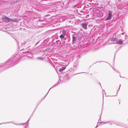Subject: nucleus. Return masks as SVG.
I'll use <instances>...</instances> for the list:
<instances>
[{"label":"nucleus","instance_id":"1","mask_svg":"<svg viewBox=\"0 0 128 128\" xmlns=\"http://www.w3.org/2000/svg\"><path fill=\"white\" fill-rule=\"evenodd\" d=\"M112 12L111 10L108 11V17L105 19L106 21H107L111 19L112 17Z\"/></svg>","mask_w":128,"mask_h":128},{"label":"nucleus","instance_id":"2","mask_svg":"<svg viewBox=\"0 0 128 128\" xmlns=\"http://www.w3.org/2000/svg\"><path fill=\"white\" fill-rule=\"evenodd\" d=\"M123 42V41L121 39H119L118 40L117 39L116 42H114L113 43L118 44H122Z\"/></svg>","mask_w":128,"mask_h":128},{"label":"nucleus","instance_id":"3","mask_svg":"<svg viewBox=\"0 0 128 128\" xmlns=\"http://www.w3.org/2000/svg\"><path fill=\"white\" fill-rule=\"evenodd\" d=\"M2 19L3 21L4 22H7L8 20V18L6 16H4L3 17V18H2Z\"/></svg>","mask_w":128,"mask_h":128},{"label":"nucleus","instance_id":"4","mask_svg":"<svg viewBox=\"0 0 128 128\" xmlns=\"http://www.w3.org/2000/svg\"><path fill=\"white\" fill-rule=\"evenodd\" d=\"M82 27L85 29H86L87 28V24L85 23L82 24Z\"/></svg>","mask_w":128,"mask_h":128},{"label":"nucleus","instance_id":"5","mask_svg":"<svg viewBox=\"0 0 128 128\" xmlns=\"http://www.w3.org/2000/svg\"><path fill=\"white\" fill-rule=\"evenodd\" d=\"M66 68V66L62 67L60 68H59L58 71L60 72H61L63 70H64Z\"/></svg>","mask_w":128,"mask_h":128},{"label":"nucleus","instance_id":"6","mask_svg":"<svg viewBox=\"0 0 128 128\" xmlns=\"http://www.w3.org/2000/svg\"><path fill=\"white\" fill-rule=\"evenodd\" d=\"M64 32L63 30L62 31V33H63V34H62L60 36V38H64V37L65 34L64 33Z\"/></svg>","mask_w":128,"mask_h":128},{"label":"nucleus","instance_id":"7","mask_svg":"<svg viewBox=\"0 0 128 128\" xmlns=\"http://www.w3.org/2000/svg\"><path fill=\"white\" fill-rule=\"evenodd\" d=\"M117 38H110V40L114 42H116L117 40Z\"/></svg>","mask_w":128,"mask_h":128},{"label":"nucleus","instance_id":"8","mask_svg":"<svg viewBox=\"0 0 128 128\" xmlns=\"http://www.w3.org/2000/svg\"><path fill=\"white\" fill-rule=\"evenodd\" d=\"M36 59L38 60H42L44 59V58L40 56L36 58Z\"/></svg>","mask_w":128,"mask_h":128},{"label":"nucleus","instance_id":"9","mask_svg":"<svg viewBox=\"0 0 128 128\" xmlns=\"http://www.w3.org/2000/svg\"><path fill=\"white\" fill-rule=\"evenodd\" d=\"M69 78V75L68 74H66L64 77V79L65 80H67Z\"/></svg>","mask_w":128,"mask_h":128},{"label":"nucleus","instance_id":"10","mask_svg":"<svg viewBox=\"0 0 128 128\" xmlns=\"http://www.w3.org/2000/svg\"><path fill=\"white\" fill-rule=\"evenodd\" d=\"M56 85H57V84H55L54 86H53L51 88H50V90H49L48 91V93H47V94H46V95L44 96V98H43V100L44 99V98L46 97V96L47 95V94H48V92H49V90H50V89H51L54 86H55Z\"/></svg>","mask_w":128,"mask_h":128},{"label":"nucleus","instance_id":"11","mask_svg":"<svg viewBox=\"0 0 128 128\" xmlns=\"http://www.w3.org/2000/svg\"><path fill=\"white\" fill-rule=\"evenodd\" d=\"M72 42H74L76 40V37L74 36H73L72 37Z\"/></svg>","mask_w":128,"mask_h":128},{"label":"nucleus","instance_id":"12","mask_svg":"<svg viewBox=\"0 0 128 128\" xmlns=\"http://www.w3.org/2000/svg\"><path fill=\"white\" fill-rule=\"evenodd\" d=\"M56 43L60 45V42L59 40H57L56 42Z\"/></svg>","mask_w":128,"mask_h":128},{"label":"nucleus","instance_id":"13","mask_svg":"<svg viewBox=\"0 0 128 128\" xmlns=\"http://www.w3.org/2000/svg\"><path fill=\"white\" fill-rule=\"evenodd\" d=\"M125 40H128V36H126V35H125Z\"/></svg>","mask_w":128,"mask_h":128},{"label":"nucleus","instance_id":"14","mask_svg":"<svg viewBox=\"0 0 128 128\" xmlns=\"http://www.w3.org/2000/svg\"><path fill=\"white\" fill-rule=\"evenodd\" d=\"M8 29V28H5V29L4 30V31L6 32H7Z\"/></svg>","mask_w":128,"mask_h":128},{"label":"nucleus","instance_id":"15","mask_svg":"<svg viewBox=\"0 0 128 128\" xmlns=\"http://www.w3.org/2000/svg\"><path fill=\"white\" fill-rule=\"evenodd\" d=\"M121 86V84H120V86H119V88L118 90L117 91V94H116V95L115 96H116L118 94V92L119 90H120V87Z\"/></svg>","mask_w":128,"mask_h":128},{"label":"nucleus","instance_id":"16","mask_svg":"<svg viewBox=\"0 0 128 128\" xmlns=\"http://www.w3.org/2000/svg\"><path fill=\"white\" fill-rule=\"evenodd\" d=\"M108 123L109 124L111 125L112 124V122H108Z\"/></svg>","mask_w":128,"mask_h":128},{"label":"nucleus","instance_id":"17","mask_svg":"<svg viewBox=\"0 0 128 128\" xmlns=\"http://www.w3.org/2000/svg\"><path fill=\"white\" fill-rule=\"evenodd\" d=\"M25 123H24V124H15L16 125H22V124H24Z\"/></svg>","mask_w":128,"mask_h":128},{"label":"nucleus","instance_id":"18","mask_svg":"<svg viewBox=\"0 0 128 128\" xmlns=\"http://www.w3.org/2000/svg\"><path fill=\"white\" fill-rule=\"evenodd\" d=\"M124 34V32H122V33H121V34Z\"/></svg>","mask_w":128,"mask_h":128},{"label":"nucleus","instance_id":"19","mask_svg":"<svg viewBox=\"0 0 128 128\" xmlns=\"http://www.w3.org/2000/svg\"><path fill=\"white\" fill-rule=\"evenodd\" d=\"M39 42H39H37L36 43V44L35 45V46L36 45V44H38Z\"/></svg>","mask_w":128,"mask_h":128},{"label":"nucleus","instance_id":"20","mask_svg":"<svg viewBox=\"0 0 128 128\" xmlns=\"http://www.w3.org/2000/svg\"><path fill=\"white\" fill-rule=\"evenodd\" d=\"M104 124H106V123H108V122H104Z\"/></svg>","mask_w":128,"mask_h":128},{"label":"nucleus","instance_id":"21","mask_svg":"<svg viewBox=\"0 0 128 128\" xmlns=\"http://www.w3.org/2000/svg\"><path fill=\"white\" fill-rule=\"evenodd\" d=\"M8 22H9V21H10V18H8Z\"/></svg>","mask_w":128,"mask_h":128},{"label":"nucleus","instance_id":"22","mask_svg":"<svg viewBox=\"0 0 128 128\" xmlns=\"http://www.w3.org/2000/svg\"><path fill=\"white\" fill-rule=\"evenodd\" d=\"M27 125L26 124L25 125V126H27Z\"/></svg>","mask_w":128,"mask_h":128},{"label":"nucleus","instance_id":"23","mask_svg":"<svg viewBox=\"0 0 128 128\" xmlns=\"http://www.w3.org/2000/svg\"><path fill=\"white\" fill-rule=\"evenodd\" d=\"M98 126V125H97L96 126V127L95 128H96Z\"/></svg>","mask_w":128,"mask_h":128},{"label":"nucleus","instance_id":"24","mask_svg":"<svg viewBox=\"0 0 128 128\" xmlns=\"http://www.w3.org/2000/svg\"><path fill=\"white\" fill-rule=\"evenodd\" d=\"M29 119H29L28 120V121H27V122L26 123H26L27 122H28V121L29 120Z\"/></svg>","mask_w":128,"mask_h":128},{"label":"nucleus","instance_id":"25","mask_svg":"<svg viewBox=\"0 0 128 128\" xmlns=\"http://www.w3.org/2000/svg\"><path fill=\"white\" fill-rule=\"evenodd\" d=\"M26 126H25L24 128H26Z\"/></svg>","mask_w":128,"mask_h":128},{"label":"nucleus","instance_id":"26","mask_svg":"<svg viewBox=\"0 0 128 128\" xmlns=\"http://www.w3.org/2000/svg\"><path fill=\"white\" fill-rule=\"evenodd\" d=\"M104 92H105V91H104V90H103V92H104Z\"/></svg>","mask_w":128,"mask_h":128},{"label":"nucleus","instance_id":"27","mask_svg":"<svg viewBox=\"0 0 128 128\" xmlns=\"http://www.w3.org/2000/svg\"><path fill=\"white\" fill-rule=\"evenodd\" d=\"M15 62L14 61V60L13 62Z\"/></svg>","mask_w":128,"mask_h":128},{"label":"nucleus","instance_id":"28","mask_svg":"<svg viewBox=\"0 0 128 128\" xmlns=\"http://www.w3.org/2000/svg\"><path fill=\"white\" fill-rule=\"evenodd\" d=\"M120 31H122V30H120V31H119V32H120Z\"/></svg>","mask_w":128,"mask_h":128},{"label":"nucleus","instance_id":"29","mask_svg":"<svg viewBox=\"0 0 128 128\" xmlns=\"http://www.w3.org/2000/svg\"><path fill=\"white\" fill-rule=\"evenodd\" d=\"M124 41H125V40H124Z\"/></svg>","mask_w":128,"mask_h":128}]
</instances>
